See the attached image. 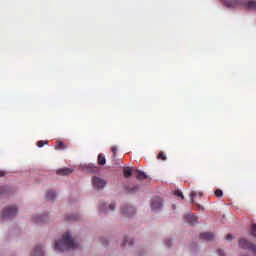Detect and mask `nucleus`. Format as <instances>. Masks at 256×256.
I'll return each mask as SVG.
<instances>
[{
    "label": "nucleus",
    "instance_id": "nucleus-1",
    "mask_svg": "<svg viewBox=\"0 0 256 256\" xmlns=\"http://www.w3.org/2000/svg\"><path fill=\"white\" fill-rule=\"evenodd\" d=\"M77 248H79V244L75 242L69 232H65L62 236V239L55 242L54 247L55 251H59L60 253H62L63 251H69V249Z\"/></svg>",
    "mask_w": 256,
    "mask_h": 256
},
{
    "label": "nucleus",
    "instance_id": "nucleus-2",
    "mask_svg": "<svg viewBox=\"0 0 256 256\" xmlns=\"http://www.w3.org/2000/svg\"><path fill=\"white\" fill-rule=\"evenodd\" d=\"M224 3L225 7H244L248 9V11H256V1H247V0H221Z\"/></svg>",
    "mask_w": 256,
    "mask_h": 256
},
{
    "label": "nucleus",
    "instance_id": "nucleus-3",
    "mask_svg": "<svg viewBox=\"0 0 256 256\" xmlns=\"http://www.w3.org/2000/svg\"><path fill=\"white\" fill-rule=\"evenodd\" d=\"M17 215V206H7L3 209L1 219H13Z\"/></svg>",
    "mask_w": 256,
    "mask_h": 256
},
{
    "label": "nucleus",
    "instance_id": "nucleus-4",
    "mask_svg": "<svg viewBox=\"0 0 256 256\" xmlns=\"http://www.w3.org/2000/svg\"><path fill=\"white\" fill-rule=\"evenodd\" d=\"M239 247L241 249H248L249 251L254 253V255H256V245L245 238L239 240Z\"/></svg>",
    "mask_w": 256,
    "mask_h": 256
},
{
    "label": "nucleus",
    "instance_id": "nucleus-5",
    "mask_svg": "<svg viewBox=\"0 0 256 256\" xmlns=\"http://www.w3.org/2000/svg\"><path fill=\"white\" fill-rule=\"evenodd\" d=\"M163 208V200L160 197H154L151 201V209L152 211H159V209Z\"/></svg>",
    "mask_w": 256,
    "mask_h": 256
},
{
    "label": "nucleus",
    "instance_id": "nucleus-6",
    "mask_svg": "<svg viewBox=\"0 0 256 256\" xmlns=\"http://www.w3.org/2000/svg\"><path fill=\"white\" fill-rule=\"evenodd\" d=\"M121 214L125 215V217H133V215H135V207L124 206L121 208Z\"/></svg>",
    "mask_w": 256,
    "mask_h": 256
},
{
    "label": "nucleus",
    "instance_id": "nucleus-7",
    "mask_svg": "<svg viewBox=\"0 0 256 256\" xmlns=\"http://www.w3.org/2000/svg\"><path fill=\"white\" fill-rule=\"evenodd\" d=\"M105 185H107V182H105V180H103L99 177L93 178V187H95V189H103V187H105Z\"/></svg>",
    "mask_w": 256,
    "mask_h": 256
},
{
    "label": "nucleus",
    "instance_id": "nucleus-8",
    "mask_svg": "<svg viewBox=\"0 0 256 256\" xmlns=\"http://www.w3.org/2000/svg\"><path fill=\"white\" fill-rule=\"evenodd\" d=\"M184 219L189 225H197V216H195L193 213L186 214Z\"/></svg>",
    "mask_w": 256,
    "mask_h": 256
},
{
    "label": "nucleus",
    "instance_id": "nucleus-9",
    "mask_svg": "<svg viewBox=\"0 0 256 256\" xmlns=\"http://www.w3.org/2000/svg\"><path fill=\"white\" fill-rule=\"evenodd\" d=\"M108 211H115V204H110L109 207L105 206V203L100 204L99 212L100 213H107Z\"/></svg>",
    "mask_w": 256,
    "mask_h": 256
},
{
    "label": "nucleus",
    "instance_id": "nucleus-10",
    "mask_svg": "<svg viewBox=\"0 0 256 256\" xmlns=\"http://www.w3.org/2000/svg\"><path fill=\"white\" fill-rule=\"evenodd\" d=\"M200 239H204V241H213V239H215V234H213V232H204L200 234Z\"/></svg>",
    "mask_w": 256,
    "mask_h": 256
},
{
    "label": "nucleus",
    "instance_id": "nucleus-11",
    "mask_svg": "<svg viewBox=\"0 0 256 256\" xmlns=\"http://www.w3.org/2000/svg\"><path fill=\"white\" fill-rule=\"evenodd\" d=\"M57 175H71V173H73V169L71 168H60L59 170H57Z\"/></svg>",
    "mask_w": 256,
    "mask_h": 256
},
{
    "label": "nucleus",
    "instance_id": "nucleus-12",
    "mask_svg": "<svg viewBox=\"0 0 256 256\" xmlns=\"http://www.w3.org/2000/svg\"><path fill=\"white\" fill-rule=\"evenodd\" d=\"M135 177H136V179H139L140 181H143V179L147 178V174H145V172H143L141 170H136Z\"/></svg>",
    "mask_w": 256,
    "mask_h": 256
},
{
    "label": "nucleus",
    "instance_id": "nucleus-13",
    "mask_svg": "<svg viewBox=\"0 0 256 256\" xmlns=\"http://www.w3.org/2000/svg\"><path fill=\"white\" fill-rule=\"evenodd\" d=\"M55 197H57V193H55L53 190L47 191V193H46L47 201H53V199H55Z\"/></svg>",
    "mask_w": 256,
    "mask_h": 256
},
{
    "label": "nucleus",
    "instance_id": "nucleus-14",
    "mask_svg": "<svg viewBox=\"0 0 256 256\" xmlns=\"http://www.w3.org/2000/svg\"><path fill=\"white\" fill-rule=\"evenodd\" d=\"M123 175L126 179H129V177H131V175H133V170L129 167H125L123 170Z\"/></svg>",
    "mask_w": 256,
    "mask_h": 256
},
{
    "label": "nucleus",
    "instance_id": "nucleus-15",
    "mask_svg": "<svg viewBox=\"0 0 256 256\" xmlns=\"http://www.w3.org/2000/svg\"><path fill=\"white\" fill-rule=\"evenodd\" d=\"M199 195V197L203 196V192H198L197 191H192L190 193V199H191V203H195V197H197Z\"/></svg>",
    "mask_w": 256,
    "mask_h": 256
},
{
    "label": "nucleus",
    "instance_id": "nucleus-16",
    "mask_svg": "<svg viewBox=\"0 0 256 256\" xmlns=\"http://www.w3.org/2000/svg\"><path fill=\"white\" fill-rule=\"evenodd\" d=\"M105 163H107L105 156L103 154H99L98 155V165H105Z\"/></svg>",
    "mask_w": 256,
    "mask_h": 256
},
{
    "label": "nucleus",
    "instance_id": "nucleus-17",
    "mask_svg": "<svg viewBox=\"0 0 256 256\" xmlns=\"http://www.w3.org/2000/svg\"><path fill=\"white\" fill-rule=\"evenodd\" d=\"M122 245H123L124 247H125V245H129V247H131V245H133V240H131V239L125 237V238H124V242H123Z\"/></svg>",
    "mask_w": 256,
    "mask_h": 256
},
{
    "label": "nucleus",
    "instance_id": "nucleus-18",
    "mask_svg": "<svg viewBox=\"0 0 256 256\" xmlns=\"http://www.w3.org/2000/svg\"><path fill=\"white\" fill-rule=\"evenodd\" d=\"M157 159H161V161H167V156L165 155V153L160 152L157 156Z\"/></svg>",
    "mask_w": 256,
    "mask_h": 256
},
{
    "label": "nucleus",
    "instance_id": "nucleus-19",
    "mask_svg": "<svg viewBox=\"0 0 256 256\" xmlns=\"http://www.w3.org/2000/svg\"><path fill=\"white\" fill-rule=\"evenodd\" d=\"M37 145H38V147H44V145H49V141L40 140V141H38Z\"/></svg>",
    "mask_w": 256,
    "mask_h": 256
},
{
    "label": "nucleus",
    "instance_id": "nucleus-20",
    "mask_svg": "<svg viewBox=\"0 0 256 256\" xmlns=\"http://www.w3.org/2000/svg\"><path fill=\"white\" fill-rule=\"evenodd\" d=\"M214 195H215V197H223V190L217 189V190L214 192Z\"/></svg>",
    "mask_w": 256,
    "mask_h": 256
},
{
    "label": "nucleus",
    "instance_id": "nucleus-21",
    "mask_svg": "<svg viewBox=\"0 0 256 256\" xmlns=\"http://www.w3.org/2000/svg\"><path fill=\"white\" fill-rule=\"evenodd\" d=\"M251 235L256 237V224L251 225Z\"/></svg>",
    "mask_w": 256,
    "mask_h": 256
},
{
    "label": "nucleus",
    "instance_id": "nucleus-22",
    "mask_svg": "<svg viewBox=\"0 0 256 256\" xmlns=\"http://www.w3.org/2000/svg\"><path fill=\"white\" fill-rule=\"evenodd\" d=\"M174 195H176V197H181V199H185V197L183 196V192H181L180 190H176L174 192Z\"/></svg>",
    "mask_w": 256,
    "mask_h": 256
},
{
    "label": "nucleus",
    "instance_id": "nucleus-23",
    "mask_svg": "<svg viewBox=\"0 0 256 256\" xmlns=\"http://www.w3.org/2000/svg\"><path fill=\"white\" fill-rule=\"evenodd\" d=\"M65 148H66L65 143H63L61 141H58V145H57L56 149L62 150V149H65Z\"/></svg>",
    "mask_w": 256,
    "mask_h": 256
},
{
    "label": "nucleus",
    "instance_id": "nucleus-24",
    "mask_svg": "<svg viewBox=\"0 0 256 256\" xmlns=\"http://www.w3.org/2000/svg\"><path fill=\"white\" fill-rule=\"evenodd\" d=\"M137 191H139V185H136L133 188L129 189V193H137Z\"/></svg>",
    "mask_w": 256,
    "mask_h": 256
},
{
    "label": "nucleus",
    "instance_id": "nucleus-25",
    "mask_svg": "<svg viewBox=\"0 0 256 256\" xmlns=\"http://www.w3.org/2000/svg\"><path fill=\"white\" fill-rule=\"evenodd\" d=\"M7 193V188L5 186H0V195H5Z\"/></svg>",
    "mask_w": 256,
    "mask_h": 256
},
{
    "label": "nucleus",
    "instance_id": "nucleus-26",
    "mask_svg": "<svg viewBox=\"0 0 256 256\" xmlns=\"http://www.w3.org/2000/svg\"><path fill=\"white\" fill-rule=\"evenodd\" d=\"M111 151L113 153V157H117V146H112Z\"/></svg>",
    "mask_w": 256,
    "mask_h": 256
},
{
    "label": "nucleus",
    "instance_id": "nucleus-27",
    "mask_svg": "<svg viewBox=\"0 0 256 256\" xmlns=\"http://www.w3.org/2000/svg\"><path fill=\"white\" fill-rule=\"evenodd\" d=\"M66 219H67L68 221H77V216H74V215H72V216H67Z\"/></svg>",
    "mask_w": 256,
    "mask_h": 256
},
{
    "label": "nucleus",
    "instance_id": "nucleus-28",
    "mask_svg": "<svg viewBox=\"0 0 256 256\" xmlns=\"http://www.w3.org/2000/svg\"><path fill=\"white\" fill-rule=\"evenodd\" d=\"M226 241H233V235L227 234L226 235Z\"/></svg>",
    "mask_w": 256,
    "mask_h": 256
},
{
    "label": "nucleus",
    "instance_id": "nucleus-29",
    "mask_svg": "<svg viewBox=\"0 0 256 256\" xmlns=\"http://www.w3.org/2000/svg\"><path fill=\"white\" fill-rule=\"evenodd\" d=\"M217 253L219 256H225V252H223V250H221V249H218Z\"/></svg>",
    "mask_w": 256,
    "mask_h": 256
},
{
    "label": "nucleus",
    "instance_id": "nucleus-30",
    "mask_svg": "<svg viewBox=\"0 0 256 256\" xmlns=\"http://www.w3.org/2000/svg\"><path fill=\"white\" fill-rule=\"evenodd\" d=\"M166 247H171V240H165Z\"/></svg>",
    "mask_w": 256,
    "mask_h": 256
},
{
    "label": "nucleus",
    "instance_id": "nucleus-31",
    "mask_svg": "<svg viewBox=\"0 0 256 256\" xmlns=\"http://www.w3.org/2000/svg\"><path fill=\"white\" fill-rule=\"evenodd\" d=\"M7 175V172L0 170V177H5Z\"/></svg>",
    "mask_w": 256,
    "mask_h": 256
},
{
    "label": "nucleus",
    "instance_id": "nucleus-32",
    "mask_svg": "<svg viewBox=\"0 0 256 256\" xmlns=\"http://www.w3.org/2000/svg\"><path fill=\"white\" fill-rule=\"evenodd\" d=\"M34 221H41V216L34 217Z\"/></svg>",
    "mask_w": 256,
    "mask_h": 256
},
{
    "label": "nucleus",
    "instance_id": "nucleus-33",
    "mask_svg": "<svg viewBox=\"0 0 256 256\" xmlns=\"http://www.w3.org/2000/svg\"><path fill=\"white\" fill-rule=\"evenodd\" d=\"M172 208H173V209H176V206H175V205H172Z\"/></svg>",
    "mask_w": 256,
    "mask_h": 256
},
{
    "label": "nucleus",
    "instance_id": "nucleus-34",
    "mask_svg": "<svg viewBox=\"0 0 256 256\" xmlns=\"http://www.w3.org/2000/svg\"><path fill=\"white\" fill-rule=\"evenodd\" d=\"M103 245H107V241H106V242H103Z\"/></svg>",
    "mask_w": 256,
    "mask_h": 256
}]
</instances>
